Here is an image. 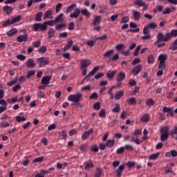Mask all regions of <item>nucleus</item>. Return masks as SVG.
<instances>
[{
  "label": "nucleus",
  "mask_w": 177,
  "mask_h": 177,
  "mask_svg": "<svg viewBox=\"0 0 177 177\" xmlns=\"http://www.w3.org/2000/svg\"><path fill=\"white\" fill-rule=\"evenodd\" d=\"M81 99H82V93H77L74 95H70L68 97V100H69V102H73L75 104H77V103H78L81 100Z\"/></svg>",
  "instance_id": "obj_1"
},
{
  "label": "nucleus",
  "mask_w": 177,
  "mask_h": 177,
  "mask_svg": "<svg viewBox=\"0 0 177 177\" xmlns=\"http://www.w3.org/2000/svg\"><path fill=\"white\" fill-rule=\"evenodd\" d=\"M37 63H39V67H43V66H46L49 63V59L45 57H40L37 59Z\"/></svg>",
  "instance_id": "obj_2"
},
{
  "label": "nucleus",
  "mask_w": 177,
  "mask_h": 177,
  "mask_svg": "<svg viewBox=\"0 0 177 177\" xmlns=\"http://www.w3.org/2000/svg\"><path fill=\"white\" fill-rule=\"evenodd\" d=\"M158 40L154 42V45H158L160 42H165V36L164 35V33L159 32L158 34Z\"/></svg>",
  "instance_id": "obj_3"
},
{
  "label": "nucleus",
  "mask_w": 177,
  "mask_h": 177,
  "mask_svg": "<svg viewBox=\"0 0 177 177\" xmlns=\"http://www.w3.org/2000/svg\"><path fill=\"white\" fill-rule=\"evenodd\" d=\"M33 30L34 31H38V30H41V31H45V26L44 24H33Z\"/></svg>",
  "instance_id": "obj_4"
},
{
  "label": "nucleus",
  "mask_w": 177,
  "mask_h": 177,
  "mask_svg": "<svg viewBox=\"0 0 177 177\" xmlns=\"http://www.w3.org/2000/svg\"><path fill=\"white\" fill-rule=\"evenodd\" d=\"M142 68H143V66L142 65H138L133 68L131 71L133 75H138V74H139V73L142 71Z\"/></svg>",
  "instance_id": "obj_5"
},
{
  "label": "nucleus",
  "mask_w": 177,
  "mask_h": 177,
  "mask_svg": "<svg viewBox=\"0 0 177 177\" xmlns=\"http://www.w3.org/2000/svg\"><path fill=\"white\" fill-rule=\"evenodd\" d=\"M99 66H95L93 68V71H91L88 75H86L85 77H84V80H91V77H93V75L95 74H96L97 70L99 69Z\"/></svg>",
  "instance_id": "obj_6"
},
{
  "label": "nucleus",
  "mask_w": 177,
  "mask_h": 177,
  "mask_svg": "<svg viewBox=\"0 0 177 177\" xmlns=\"http://www.w3.org/2000/svg\"><path fill=\"white\" fill-rule=\"evenodd\" d=\"M28 39V35L27 34L19 35L17 38V42H27Z\"/></svg>",
  "instance_id": "obj_7"
},
{
  "label": "nucleus",
  "mask_w": 177,
  "mask_h": 177,
  "mask_svg": "<svg viewBox=\"0 0 177 177\" xmlns=\"http://www.w3.org/2000/svg\"><path fill=\"white\" fill-rule=\"evenodd\" d=\"M81 14V9L80 8H76L75 9L74 12L71 14L70 17L71 19H77V17H80V15Z\"/></svg>",
  "instance_id": "obj_8"
},
{
  "label": "nucleus",
  "mask_w": 177,
  "mask_h": 177,
  "mask_svg": "<svg viewBox=\"0 0 177 177\" xmlns=\"http://www.w3.org/2000/svg\"><path fill=\"white\" fill-rule=\"evenodd\" d=\"M46 19H53V12L52 10H48L44 12V20Z\"/></svg>",
  "instance_id": "obj_9"
},
{
  "label": "nucleus",
  "mask_w": 177,
  "mask_h": 177,
  "mask_svg": "<svg viewBox=\"0 0 177 177\" xmlns=\"http://www.w3.org/2000/svg\"><path fill=\"white\" fill-rule=\"evenodd\" d=\"M26 67L28 68H34L35 67V62L32 59H28L26 64Z\"/></svg>",
  "instance_id": "obj_10"
},
{
  "label": "nucleus",
  "mask_w": 177,
  "mask_h": 177,
  "mask_svg": "<svg viewBox=\"0 0 177 177\" xmlns=\"http://www.w3.org/2000/svg\"><path fill=\"white\" fill-rule=\"evenodd\" d=\"M124 169H125V166L124 165H120L118 167V169L115 171L116 176L118 177H121Z\"/></svg>",
  "instance_id": "obj_11"
},
{
  "label": "nucleus",
  "mask_w": 177,
  "mask_h": 177,
  "mask_svg": "<svg viewBox=\"0 0 177 177\" xmlns=\"http://www.w3.org/2000/svg\"><path fill=\"white\" fill-rule=\"evenodd\" d=\"M125 73L120 72L116 77V80L118 81V82H121V81H124V80H125Z\"/></svg>",
  "instance_id": "obj_12"
},
{
  "label": "nucleus",
  "mask_w": 177,
  "mask_h": 177,
  "mask_svg": "<svg viewBox=\"0 0 177 177\" xmlns=\"http://www.w3.org/2000/svg\"><path fill=\"white\" fill-rule=\"evenodd\" d=\"M91 62L89 59H85L81 62L82 68H86V67L91 66Z\"/></svg>",
  "instance_id": "obj_13"
},
{
  "label": "nucleus",
  "mask_w": 177,
  "mask_h": 177,
  "mask_svg": "<svg viewBox=\"0 0 177 177\" xmlns=\"http://www.w3.org/2000/svg\"><path fill=\"white\" fill-rule=\"evenodd\" d=\"M174 10H176L175 7L166 8L165 10L162 12V15H169V13H172Z\"/></svg>",
  "instance_id": "obj_14"
},
{
  "label": "nucleus",
  "mask_w": 177,
  "mask_h": 177,
  "mask_svg": "<svg viewBox=\"0 0 177 177\" xmlns=\"http://www.w3.org/2000/svg\"><path fill=\"white\" fill-rule=\"evenodd\" d=\"M133 17L134 20H136V21H139L140 20V17H142V15H140L139 11H134L133 12Z\"/></svg>",
  "instance_id": "obj_15"
},
{
  "label": "nucleus",
  "mask_w": 177,
  "mask_h": 177,
  "mask_svg": "<svg viewBox=\"0 0 177 177\" xmlns=\"http://www.w3.org/2000/svg\"><path fill=\"white\" fill-rule=\"evenodd\" d=\"M3 12L8 15H10L12 12H13V8H12V7L9 6H3Z\"/></svg>",
  "instance_id": "obj_16"
},
{
  "label": "nucleus",
  "mask_w": 177,
  "mask_h": 177,
  "mask_svg": "<svg viewBox=\"0 0 177 177\" xmlns=\"http://www.w3.org/2000/svg\"><path fill=\"white\" fill-rule=\"evenodd\" d=\"M50 81V77L44 76L41 79V84L42 85H48Z\"/></svg>",
  "instance_id": "obj_17"
},
{
  "label": "nucleus",
  "mask_w": 177,
  "mask_h": 177,
  "mask_svg": "<svg viewBox=\"0 0 177 177\" xmlns=\"http://www.w3.org/2000/svg\"><path fill=\"white\" fill-rule=\"evenodd\" d=\"M15 34H17V29L16 28H14L6 32L7 37H13Z\"/></svg>",
  "instance_id": "obj_18"
},
{
  "label": "nucleus",
  "mask_w": 177,
  "mask_h": 177,
  "mask_svg": "<svg viewBox=\"0 0 177 177\" xmlns=\"http://www.w3.org/2000/svg\"><path fill=\"white\" fill-rule=\"evenodd\" d=\"M167 59H168V55L165 54L160 55L158 57V60H160V63H165V62H167Z\"/></svg>",
  "instance_id": "obj_19"
},
{
  "label": "nucleus",
  "mask_w": 177,
  "mask_h": 177,
  "mask_svg": "<svg viewBox=\"0 0 177 177\" xmlns=\"http://www.w3.org/2000/svg\"><path fill=\"white\" fill-rule=\"evenodd\" d=\"M114 145H115V140L114 139L108 140H106V142L105 143V146L106 147H113V146H114Z\"/></svg>",
  "instance_id": "obj_20"
},
{
  "label": "nucleus",
  "mask_w": 177,
  "mask_h": 177,
  "mask_svg": "<svg viewBox=\"0 0 177 177\" xmlns=\"http://www.w3.org/2000/svg\"><path fill=\"white\" fill-rule=\"evenodd\" d=\"M75 8H77V4L73 3L71 6H68L66 10V13H67V15H68V13H71V12H73L74 10V9H75Z\"/></svg>",
  "instance_id": "obj_21"
},
{
  "label": "nucleus",
  "mask_w": 177,
  "mask_h": 177,
  "mask_svg": "<svg viewBox=\"0 0 177 177\" xmlns=\"http://www.w3.org/2000/svg\"><path fill=\"white\" fill-rule=\"evenodd\" d=\"M117 74V70L113 71H109L106 73V75L109 80H113L114 78V75Z\"/></svg>",
  "instance_id": "obj_22"
},
{
  "label": "nucleus",
  "mask_w": 177,
  "mask_h": 177,
  "mask_svg": "<svg viewBox=\"0 0 177 177\" xmlns=\"http://www.w3.org/2000/svg\"><path fill=\"white\" fill-rule=\"evenodd\" d=\"M56 22H55V20H52V21H44L43 23L44 26H45V30H46L48 28V26H55V24Z\"/></svg>",
  "instance_id": "obj_23"
},
{
  "label": "nucleus",
  "mask_w": 177,
  "mask_h": 177,
  "mask_svg": "<svg viewBox=\"0 0 177 177\" xmlns=\"http://www.w3.org/2000/svg\"><path fill=\"white\" fill-rule=\"evenodd\" d=\"M160 133L166 135H169V127H165L160 129Z\"/></svg>",
  "instance_id": "obj_24"
},
{
  "label": "nucleus",
  "mask_w": 177,
  "mask_h": 177,
  "mask_svg": "<svg viewBox=\"0 0 177 177\" xmlns=\"http://www.w3.org/2000/svg\"><path fill=\"white\" fill-rule=\"evenodd\" d=\"M122 96H124V91H120L115 93V98L116 100H120Z\"/></svg>",
  "instance_id": "obj_25"
},
{
  "label": "nucleus",
  "mask_w": 177,
  "mask_h": 177,
  "mask_svg": "<svg viewBox=\"0 0 177 177\" xmlns=\"http://www.w3.org/2000/svg\"><path fill=\"white\" fill-rule=\"evenodd\" d=\"M100 21H102V17H100V16H97V17L95 18V19H94V21H93V24L94 26H97L98 24H100Z\"/></svg>",
  "instance_id": "obj_26"
},
{
  "label": "nucleus",
  "mask_w": 177,
  "mask_h": 177,
  "mask_svg": "<svg viewBox=\"0 0 177 177\" xmlns=\"http://www.w3.org/2000/svg\"><path fill=\"white\" fill-rule=\"evenodd\" d=\"M20 20H21V16L17 15L12 18L11 21L12 22V24H15V23H17V21H20Z\"/></svg>",
  "instance_id": "obj_27"
},
{
  "label": "nucleus",
  "mask_w": 177,
  "mask_h": 177,
  "mask_svg": "<svg viewBox=\"0 0 177 177\" xmlns=\"http://www.w3.org/2000/svg\"><path fill=\"white\" fill-rule=\"evenodd\" d=\"M53 37H55V29L50 28L49 30H48V38L49 39H50V38H53Z\"/></svg>",
  "instance_id": "obj_28"
},
{
  "label": "nucleus",
  "mask_w": 177,
  "mask_h": 177,
  "mask_svg": "<svg viewBox=\"0 0 177 177\" xmlns=\"http://www.w3.org/2000/svg\"><path fill=\"white\" fill-rule=\"evenodd\" d=\"M13 24V22H12V20L8 19L3 22H2V26L3 27H8L9 26H12Z\"/></svg>",
  "instance_id": "obj_29"
},
{
  "label": "nucleus",
  "mask_w": 177,
  "mask_h": 177,
  "mask_svg": "<svg viewBox=\"0 0 177 177\" xmlns=\"http://www.w3.org/2000/svg\"><path fill=\"white\" fill-rule=\"evenodd\" d=\"M35 21H41L42 20V12H39L36 14L35 18Z\"/></svg>",
  "instance_id": "obj_30"
},
{
  "label": "nucleus",
  "mask_w": 177,
  "mask_h": 177,
  "mask_svg": "<svg viewBox=\"0 0 177 177\" xmlns=\"http://www.w3.org/2000/svg\"><path fill=\"white\" fill-rule=\"evenodd\" d=\"M64 27H66V23L62 22L55 26V30H57L59 31L62 30V28H64Z\"/></svg>",
  "instance_id": "obj_31"
},
{
  "label": "nucleus",
  "mask_w": 177,
  "mask_h": 177,
  "mask_svg": "<svg viewBox=\"0 0 177 177\" xmlns=\"http://www.w3.org/2000/svg\"><path fill=\"white\" fill-rule=\"evenodd\" d=\"M82 15H83V16H86V17H89V16H91V12L88 11V9L84 8L82 9Z\"/></svg>",
  "instance_id": "obj_32"
},
{
  "label": "nucleus",
  "mask_w": 177,
  "mask_h": 177,
  "mask_svg": "<svg viewBox=\"0 0 177 177\" xmlns=\"http://www.w3.org/2000/svg\"><path fill=\"white\" fill-rule=\"evenodd\" d=\"M145 2L143 0H136L134 2V5H136L137 6L142 7V6H143V5H145Z\"/></svg>",
  "instance_id": "obj_33"
},
{
  "label": "nucleus",
  "mask_w": 177,
  "mask_h": 177,
  "mask_svg": "<svg viewBox=\"0 0 177 177\" xmlns=\"http://www.w3.org/2000/svg\"><path fill=\"white\" fill-rule=\"evenodd\" d=\"M63 20V13L59 14L54 20L55 23H59V21H62Z\"/></svg>",
  "instance_id": "obj_34"
},
{
  "label": "nucleus",
  "mask_w": 177,
  "mask_h": 177,
  "mask_svg": "<svg viewBox=\"0 0 177 177\" xmlns=\"http://www.w3.org/2000/svg\"><path fill=\"white\" fill-rule=\"evenodd\" d=\"M154 100L151 98H149L147 100L146 104L147 106H149V107H151V106H154Z\"/></svg>",
  "instance_id": "obj_35"
},
{
  "label": "nucleus",
  "mask_w": 177,
  "mask_h": 177,
  "mask_svg": "<svg viewBox=\"0 0 177 177\" xmlns=\"http://www.w3.org/2000/svg\"><path fill=\"white\" fill-rule=\"evenodd\" d=\"M169 136V134H164L161 133L160 136V140L162 142H165V140H168V137Z\"/></svg>",
  "instance_id": "obj_36"
},
{
  "label": "nucleus",
  "mask_w": 177,
  "mask_h": 177,
  "mask_svg": "<svg viewBox=\"0 0 177 177\" xmlns=\"http://www.w3.org/2000/svg\"><path fill=\"white\" fill-rule=\"evenodd\" d=\"M59 136L61 139H67V131L65 130L59 133Z\"/></svg>",
  "instance_id": "obj_37"
},
{
  "label": "nucleus",
  "mask_w": 177,
  "mask_h": 177,
  "mask_svg": "<svg viewBox=\"0 0 177 177\" xmlns=\"http://www.w3.org/2000/svg\"><path fill=\"white\" fill-rule=\"evenodd\" d=\"M149 120H150V116H149V114H144L142 118V121L143 122H149Z\"/></svg>",
  "instance_id": "obj_38"
},
{
  "label": "nucleus",
  "mask_w": 177,
  "mask_h": 177,
  "mask_svg": "<svg viewBox=\"0 0 177 177\" xmlns=\"http://www.w3.org/2000/svg\"><path fill=\"white\" fill-rule=\"evenodd\" d=\"M140 49H142V46H138L134 50L133 56H138V55H139V53L140 52Z\"/></svg>",
  "instance_id": "obj_39"
},
{
  "label": "nucleus",
  "mask_w": 177,
  "mask_h": 177,
  "mask_svg": "<svg viewBox=\"0 0 177 177\" xmlns=\"http://www.w3.org/2000/svg\"><path fill=\"white\" fill-rule=\"evenodd\" d=\"M148 64H153L154 63V55H150L148 57Z\"/></svg>",
  "instance_id": "obj_40"
},
{
  "label": "nucleus",
  "mask_w": 177,
  "mask_h": 177,
  "mask_svg": "<svg viewBox=\"0 0 177 177\" xmlns=\"http://www.w3.org/2000/svg\"><path fill=\"white\" fill-rule=\"evenodd\" d=\"M147 26L151 30H154V28H157V24L151 22L149 24L147 25Z\"/></svg>",
  "instance_id": "obj_41"
},
{
  "label": "nucleus",
  "mask_w": 177,
  "mask_h": 177,
  "mask_svg": "<svg viewBox=\"0 0 177 177\" xmlns=\"http://www.w3.org/2000/svg\"><path fill=\"white\" fill-rule=\"evenodd\" d=\"M160 157V153H153L149 156V160H157Z\"/></svg>",
  "instance_id": "obj_42"
},
{
  "label": "nucleus",
  "mask_w": 177,
  "mask_h": 177,
  "mask_svg": "<svg viewBox=\"0 0 177 177\" xmlns=\"http://www.w3.org/2000/svg\"><path fill=\"white\" fill-rule=\"evenodd\" d=\"M114 53V50H109L104 54V57H110Z\"/></svg>",
  "instance_id": "obj_43"
},
{
  "label": "nucleus",
  "mask_w": 177,
  "mask_h": 177,
  "mask_svg": "<svg viewBox=\"0 0 177 177\" xmlns=\"http://www.w3.org/2000/svg\"><path fill=\"white\" fill-rule=\"evenodd\" d=\"M129 21V17L128 16H124L120 20V24H123L124 23H128Z\"/></svg>",
  "instance_id": "obj_44"
},
{
  "label": "nucleus",
  "mask_w": 177,
  "mask_h": 177,
  "mask_svg": "<svg viewBox=\"0 0 177 177\" xmlns=\"http://www.w3.org/2000/svg\"><path fill=\"white\" fill-rule=\"evenodd\" d=\"M120 104H116L115 108L112 109L113 113H120Z\"/></svg>",
  "instance_id": "obj_45"
},
{
  "label": "nucleus",
  "mask_w": 177,
  "mask_h": 177,
  "mask_svg": "<svg viewBox=\"0 0 177 177\" xmlns=\"http://www.w3.org/2000/svg\"><path fill=\"white\" fill-rule=\"evenodd\" d=\"M165 66H167V63L165 62H160L158 65L159 70H163L165 68Z\"/></svg>",
  "instance_id": "obj_46"
},
{
  "label": "nucleus",
  "mask_w": 177,
  "mask_h": 177,
  "mask_svg": "<svg viewBox=\"0 0 177 177\" xmlns=\"http://www.w3.org/2000/svg\"><path fill=\"white\" fill-rule=\"evenodd\" d=\"M102 174H103V170L102 169H97V172L95 174V177H100L102 176Z\"/></svg>",
  "instance_id": "obj_47"
},
{
  "label": "nucleus",
  "mask_w": 177,
  "mask_h": 177,
  "mask_svg": "<svg viewBox=\"0 0 177 177\" xmlns=\"http://www.w3.org/2000/svg\"><path fill=\"white\" fill-rule=\"evenodd\" d=\"M124 151H125V147H121L120 148L117 149V154H124Z\"/></svg>",
  "instance_id": "obj_48"
},
{
  "label": "nucleus",
  "mask_w": 177,
  "mask_h": 177,
  "mask_svg": "<svg viewBox=\"0 0 177 177\" xmlns=\"http://www.w3.org/2000/svg\"><path fill=\"white\" fill-rule=\"evenodd\" d=\"M15 120L17 122H21L26 121L25 117H21V116H16Z\"/></svg>",
  "instance_id": "obj_49"
},
{
  "label": "nucleus",
  "mask_w": 177,
  "mask_h": 177,
  "mask_svg": "<svg viewBox=\"0 0 177 177\" xmlns=\"http://www.w3.org/2000/svg\"><path fill=\"white\" fill-rule=\"evenodd\" d=\"M62 6H63V4H62L61 3H59L56 5V7H55L56 13H59L60 9H62Z\"/></svg>",
  "instance_id": "obj_50"
},
{
  "label": "nucleus",
  "mask_w": 177,
  "mask_h": 177,
  "mask_svg": "<svg viewBox=\"0 0 177 177\" xmlns=\"http://www.w3.org/2000/svg\"><path fill=\"white\" fill-rule=\"evenodd\" d=\"M171 38H172V35L169 33H167L165 35V42H167L168 41H169V39H171Z\"/></svg>",
  "instance_id": "obj_51"
},
{
  "label": "nucleus",
  "mask_w": 177,
  "mask_h": 177,
  "mask_svg": "<svg viewBox=\"0 0 177 177\" xmlns=\"http://www.w3.org/2000/svg\"><path fill=\"white\" fill-rule=\"evenodd\" d=\"M136 102H138L136 100V98L135 97H131L129 100V104H136Z\"/></svg>",
  "instance_id": "obj_52"
},
{
  "label": "nucleus",
  "mask_w": 177,
  "mask_h": 177,
  "mask_svg": "<svg viewBox=\"0 0 177 177\" xmlns=\"http://www.w3.org/2000/svg\"><path fill=\"white\" fill-rule=\"evenodd\" d=\"M94 165L93 163H87L85 166V169L87 171H89V169H92L93 168Z\"/></svg>",
  "instance_id": "obj_53"
},
{
  "label": "nucleus",
  "mask_w": 177,
  "mask_h": 177,
  "mask_svg": "<svg viewBox=\"0 0 177 177\" xmlns=\"http://www.w3.org/2000/svg\"><path fill=\"white\" fill-rule=\"evenodd\" d=\"M46 50H48V48L45 46L40 47V48L39 49V53H45Z\"/></svg>",
  "instance_id": "obj_54"
},
{
  "label": "nucleus",
  "mask_w": 177,
  "mask_h": 177,
  "mask_svg": "<svg viewBox=\"0 0 177 177\" xmlns=\"http://www.w3.org/2000/svg\"><path fill=\"white\" fill-rule=\"evenodd\" d=\"M44 161V156H40L34 159L33 162H42Z\"/></svg>",
  "instance_id": "obj_55"
},
{
  "label": "nucleus",
  "mask_w": 177,
  "mask_h": 177,
  "mask_svg": "<svg viewBox=\"0 0 177 177\" xmlns=\"http://www.w3.org/2000/svg\"><path fill=\"white\" fill-rule=\"evenodd\" d=\"M16 82H17V77H16L15 80H12L11 82H8L7 83V85L8 86H12V85H15V84H16Z\"/></svg>",
  "instance_id": "obj_56"
},
{
  "label": "nucleus",
  "mask_w": 177,
  "mask_h": 177,
  "mask_svg": "<svg viewBox=\"0 0 177 177\" xmlns=\"http://www.w3.org/2000/svg\"><path fill=\"white\" fill-rule=\"evenodd\" d=\"M35 74V71H28L26 73V78H30L32 75H34Z\"/></svg>",
  "instance_id": "obj_57"
},
{
  "label": "nucleus",
  "mask_w": 177,
  "mask_h": 177,
  "mask_svg": "<svg viewBox=\"0 0 177 177\" xmlns=\"http://www.w3.org/2000/svg\"><path fill=\"white\" fill-rule=\"evenodd\" d=\"M27 77L26 76H25V75H23V76H21L19 78V80H18V81H19V82L20 83V84H21V82H23V83H24V82H26V78Z\"/></svg>",
  "instance_id": "obj_58"
},
{
  "label": "nucleus",
  "mask_w": 177,
  "mask_h": 177,
  "mask_svg": "<svg viewBox=\"0 0 177 177\" xmlns=\"http://www.w3.org/2000/svg\"><path fill=\"white\" fill-rule=\"evenodd\" d=\"M89 138V134L86 131L82 135V140H86Z\"/></svg>",
  "instance_id": "obj_59"
},
{
  "label": "nucleus",
  "mask_w": 177,
  "mask_h": 177,
  "mask_svg": "<svg viewBox=\"0 0 177 177\" xmlns=\"http://www.w3.org/2000/svg\"><path fill=\"white\" fill-rule=\"evenodd\" d=\"M163 111H164V113H169L170 111H174V108H169V107L165 106L163 108Z\"/></svg>",
  "instance_id": "obj_60"
},
{
  "label": "nucleus",
  "mask_w": 177,
  "mask_h": 177,
  "mask_svg": "<svg viewBox=\"0 0 177 177\" xmlns=\"http://www.w3.org/2000/svg\"><path fill=\"white\" fill-rule=\"evenodd\" d=\"M34 48H39L41 46V41H37L32 43Z\"/></svg>",
  "instance_id": "obj_61"
},
{
  "label": "nucleus",
  "mask_w": 177,
  "mask_h": 177,
  "mask_svg": "<svg viewBox=\"0 0 177 177\" xmlns=\"http://www.w3.org/2000/svg\"><path fill=\"white\" fill-rule=\"evenodd\" d=\"M99 115L100 117H103V118L106 117V110L102 109L99 113Z\"/></svg>",
  "instance_id": "obj_62"
},
{
  "label": "nucleus",
  "mask_w": 177,
  "mask_h": 177,
  "mask_svg": "<svg viewBox=\"0 0 177 177\" xmlns=\"http://www.w3.org/2000/svg\"><path fill=\"white\" fill-rule=\"evenodd\" d=\"M93 107L95 110H100V102H98L94 104Z\"/></svg>",
  "instance_id": "obj_63"
},
{
  "label": "nucleus",
  "mask_w": 177,
  "mask_h": 177,
  "mask_svg": "<svg viewBox=\"0 0 177 177\" xmlns=\"http://www.w3.org/2000/svg\"><path fill=\"white\" fill-rule=\"evenodd\" d=\"M171 37H177V30H172L170 32Z\"/></svg>",
  "instance_id": "obj_64"
}]
</instances>
